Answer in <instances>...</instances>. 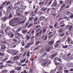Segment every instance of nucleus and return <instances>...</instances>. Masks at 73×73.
<instances>
[{"label":"nucleus","mask_w":73,"mask_h":73,"mask_svg":"<svg viewBox=\"0 0 73 73\" xmlns=\"http://www.w3.org/2000/svg\"><path fill=\"white\" fill-rule=\"evenodd\" d=\"M11 4V2L8 1V2L6 4V6H7V5H8V4Z\"/></svg>","instance_id":"nucleus-43"},{"label":"nucleus","mask_w":73,"mask_h":73,"mask_svg":"<svg viewBox=\"0 0 73 73\" xmlns=\"http://www.w3.org/2000/svg\"><path fill=\"white\" fill-rule=\"evenodd\" d=\"M57 60L59 61H61V59L60 58H58L57 59Z\"/></svg>","instance_id":"nucleus-59"},{"label":"nucleus","mask_w":73,"mask_h":73,"mask_svg":"<svg viewBox=\"0 0 73 73\" xmlns=\"http://www.w3.org/2000/svg\"><path fill=\"white\" fill-rule=\"evenodd\" d=\"M56 69L58 70H61L62 69V67H56Z\"/></svg>","instance_id":"nucleus-12"},{"label":"nucleus","mask_w":73,"mask_h":73,"mask_svg":"<svg viewBox=\"0 0 73 73\" xmlns=\"http://www.w3.org/2000/svg\"><path fill=\"white\" fill-rule=\"evenodd\" d=\"M16 69L17 70H20L21 69V67H17L16 68Z\"/></svg>","instance_id":"nucleus-19"},{"label":"nucleus","mask_w":73,"mask_h":73,"mask_svg":"<svg viewBox=\"0 0 73 73\" xmlns=\"http://www.w3.org/2000/svg\"><path fill=\"white\" fill-rule=\"evenodd\" d=\"M55 64L57 66H58V65H60V63L56 62L55 63Z\"/></svg>","instance_id":"nucleus-46"},{"label":"nucleus","mask_w":73,"mask_h":73,"mask_svg":"<svg viewBox=\"0 0 73 73\" xmlns=\"http://www.w3.org/2000/svg\"><path fill=\"white\" fill-rule=\"evenodd\" d=\"M26 38H27V40H28L30 38V37L28 35H27L26 36Z\"/></svg>","instance_id":"nucleus-37"},{"label":"nucleus","mask_w":73,"mask_h":73,"mask_svg":"<svg viewBox=\"0 0 73 73\" xmlns=\"http://www.w3.org/2000/svg\"><path fill=\"white\" fill-rule=\"evenodd\" d=\"M43 54L42 55L43 56H46V52H43Z\"/></svg>","instance_id":"nucleus-47"},{"label":"nucleus","mask_w":73,"mask_h":73,"mask_svg":"<svg viewBox=\"0 0 73 73\" xmlns=\"http://www.w3.org/2000/svg\"><path fill=\"white\" fill-rule=\"evenodd\" d=\"M26 8H27V6H24L23 7V9H26Z\"/></svg>","instance_id":"nucleus-64"},{"label":"nucleus","mask_w":73,"mask_h":73,"mask_svg":"<svg viewBox=\"0 0 73 73\" xmlns=\"http://www.w3.org/2000/svg\"><path fill=\"white\" fill-rule=\"evenodd\" d=\"M50 73H54V70H52Z\"/></svg>","instance_id":"nucleus-60"},{"label":"nucleus","mask_w":73,"mask_h":73,"mask_svg":"<svg viewBox=\"0 0 73 73\" xmlns=\"http://www.w3.org/2000/svg\"><path fill=\"white\" fill-rule=\"evenodd\" d=\"M6 72H7V70H3L1 71L2 73H6Z\"/></svg>","instance_id":"nucleus-33"},{"label":"nucleus","mask_w":73,"mask_h":73,"mask_svg":"<svg viewBox=\"0 0 73 73\" xmlns=\"http://www.w3.org/2000/svg\"><path fill=\"white\" fill-rule=\"evenodd\" d=\"M32 72H33L32 70V69H31V68L30 70H29V73H32Z\"/></svg>","instance_id":"nucleus-55"},{"label":"nucleus","mask_w":73,"mask_h":73,"mask_svg":"<svg viewBox=\"0 0 73 73\" xmlns=\"http://www.w3.org/2000/svg\"><path fill=\"white\" fill-rule=\"evenodd\" d=\"M44 19V17L42 16L40 17V18L39 19V20H42Z\"/></svg>","instance_id":"nucleus-22"},{"label":"nucleus","mask_w":73,"mask_h":73,"mask_svg":"<svg viewBox=\"0 0 73 73\" xmlns=\"http://www.w3.org/2000/svg\"><path fill=\"white\" fill-rule=\"evenodd\" d=\"M42 32V30H41L39 32L36 34V36H38V35H41Z\"/></svg>","instance_id":"nucleus-7"},{"label":"nucleus","mask_w":73,"mask_h":73,"mask_svg":"<svg viewBox=\"0 0 73 73\" xmlns=\"http://www.w3.org/2000/svg\"><path fill=\"white\" fill-rule=\"evenodd\" d=\"M47 9V8H45V7H44L42 9V10H43V12H45L46 10Z\"/></svg>","instance_id":"nucleus-27"},{"label":"nucleus","mask_w":73,"mask_h":73,"mask_svg":"<svg viewBox=\"0 0 73 73\" xmlns=\"http://www.w3.org/2000/svg\"><path fill=\"white\" fill-rule=\"evenodd\" d=\"M28 32L27 30L25 29V30H23L22 32L23 33H27Z\"/></svg>","instance_id":"nucleus-16"},{"label":"nucleus","mask_w":73,"mask_h":73,"mask_svg":"<svg viewBox=\"0 0 73 73\" xmlns=\"http://www.w3.org/2000/svg\"><path fill=\"white\" fill-rule=\"evenodd\" d=\"M22 11H23V9H22V8L20 7L19 8V12H22Z\"/></svg>","instance_id":"nucleus-52"},{"label":"nucleus","mask_w":73,"mask_h":73,"mask_svg":"<svg viewBox=\"0 0 73 73\" xmlns=\"http://www.w3.org/2000/svg\"><path fill=\"white\" fill-rule=\"evenodd\" d=\"M67 40L66 41V42L68 41V43L69 44L70 41H71V40H72V39H71V38H70L69 37V36L67 37Z\"/></svg>","instance_id":"nucleus-5"},{"label":"nucleus","mask_w":73,"mask_h":73,"mask_svg":"<svg viewBox=\"0 0 73 73\" xmlns=\"http://www.w3.org/2000/svg\"><path fill=\"white\" fill-rule=\"evenodd\" d=\"M7 52L11 53V50H7Z\"/></svg>","instance_id":"nucleus-61"},{"label":"nucleus","mask_w":73,"mask_h":73,"mask_svg":"<svg viewBox=\"0 0 73 73\" xmlns=\"http://www.w3.org/2000/svg\"><path fill=\"white\" fill-rule=\"evenodd\" d=\"M8 36H9L10 37H14V34L13 33H9L8 34Z\"/></svg>","instance_id":"nucleus-10"},{"label":"nucleus","mask_w":73,"mask_h":73,"mask_svg":"<svg viewBox=\"0 0 73 73\" xmlns=\"http://www.w3.org/2000/svg\"><path fill=\"white\" fill-rule=\"evenodd\" d=\"M22 36V35L20 34L19 33H16L15 34V38H19V37Z\"/></svg>","instance_id":"nucleus-3"},{"label":"nucleus","mask_w":73,"mask_h":73,"mask_svg":"<svg viewBox=\"0 0 73 73\" xmlns=\"http://www.w3.org/2000/svg\"><path fill=\"white\" fill-rule=\"evenodd\" d=\"M50 63L48 64V61L47 60L45 61L44 63H41V64L43 66H47L48 65H50Z\"/></svg>","instance_id":"nucleus-2"},{"label":"nucleus","mask_w":73,"mask_h":73,"mask_svg":"<svg viewBox=\"0 0 73 73\" xmlns=\"http://www.w3.org/2000/svg\"><path fill=\"white\" fill-rule=\"evenodd\" d=\"M67 15L68 16H70V15H71V13H70V11H68L67 12Z\"/></svg>","instance_id":"nucleus-35"},{"label":"nucleus","mask_w":73,"mask_h":73,"mask_svg":"<svg viewBox=\"0 0 73 73\" xmlns=\"http://www.w3.org/2000/svg\"><path fill=\"white\" fill-rule=\"evenodd\" d=\"M26 60V59L25 58L23 60H21V62H22V63H23L25 61V60Z\"/></svg>","instance_id":"nucleus-30"},{"label":"nucleus","mask_w":73,"mask_h":73,"mask_svg":"<svg viewBox=\"0 0 73 73\" xmlns=\"http://www.w3.org/2000/svg\"><path fill=\"white\" fill-rule=\"evenodd\" d=\"M73 27V26H72V25H69V30L70 31H71L72 30V28Z\"/></svg>","instance_id":"nucleus-24"},{"label":"nucleus","mask_w":73,"mask_h":73,"mask_svg":"<svg viewBox=\"0 0 73 73\" xmlns=\"http://www.w3.org/2000/svg\"><path fill=\"white\" fill-rule=\"evenodd\" d=\"M39 44H40V42L39 41H37L36 43V44L38 45Z\"/></svg>","instance_id":"nucleus-48"},{"label":"nucleus","mask_w":73,"mask_h":73,"mask_svg":"<svg viewBox=\"0 0 73 73\" xmlns=\"http://www.w3.org/2000/svg\"><path fill=\"white\" fill-rule=\"evenodd\" d=\"M9 56L7 54H6L5 56V57L6 58V59H5L3 60V61H5V60H7L8 58V56Z\"/></svg>","instance_id":"nucleus-17"},{"label":"nucleus","mask_w":73,"mask_h":73,"mask_svg":"<svg viewBox=\"0 0 73 73\" xmlns=\"http://www.w3.org/2000/svg\"><path fill=\"white\" fill-rule=\"evenodd\" d=\"M38 11V9H36L34 11V13H36V12H37Z\"/></svg>","instance_id":"nucleus-53"},{"label":"nucleus","mask_w":73,"mask_h":73,"mask_svg":"<svg viewBox=\"0 0 73 73\" xmlns=\"http://www.w3.org/2000/svg\"><path fill=\"white\" fill-rule=\"evenodd\" d=\"M22 45L23 46H24L25 45V43L24 42L22 41L21 42Z\"/></svg>","instance_id":"nucleus-41"},{"label":"nucleus","mask_w":73,"mask_h":73,"mask_svg":"<svg viewBox=\"0 0 73 73\" xmlns=\"http://www.w3.org/2000/svg\"><path fill=\"white\" fill-rule=\"evenodd\" d=\"M50 48V47H48V48H46V50H47V51H48V52H49V51H50V48Z\"/></svg>","instance_id":"nucleus-31"},{"label":"nucleus","mask_w":73,"mask_h":73,"mask_svg":"<svg viewBox=\"0 0 73 73\" xmlns=\"http://www.w3.org/2000/svg\"><path fill=\"white\" fill-rule=\"evenodd\" d=\"M4 54V53H1V52H0V56H1L0 57H1V58L3 57Z\"/></svg>","instance_id":"nucleus-28"},{"label":"nucleus","mask_w":73,"mask_h":73,"mask_svg":"<svg viewBox=\"0 0 73 73\" xmlns=\"http://www.w3.org/2000/svg\"><path fill=\"white\" fill-rule=\"evenodd\" d=\"M13 53V50H10V53Z\"/></svg>","instance_id":"nucleus-58"},{"label":"nucleus","mask_w":73,"mask_h":73,"mask_svg":"<svg viewBox=\"0 0 73 73\" xmlns=\"http://www.w3.org/2000/svg\"><path fill=\"white\" fill-rule=\"evenodd\" d=\"M13 41H14V42H16L17 41V40L14 39L13 40Z\"/></svg>","instance_id":"nucleus-63"},{"label":"nucleus","mask_w":73,"mask_h":73,"mask_svg":"<svg viewBox=\"0 0 73 73\" xmlns=\"http://www.w3.org/2000/svg\"><path fill=\"white\" fill-rule=\"evenodd\" d=\"M19 58H20V56H16L14 57V59H18Z\"/></svg>","instance_id":"nucleus-25"},{"label":"nucleus","mask_w":73,"mask_h":73,"mask_svg":"<svg viewBox=\"0 0 73 73\" xmlns=\"http://www.w3.org/2000/svg\"><path fill=\"white\" fill-rule=\"evenodd\" d=\"M21 73H27V72L26 70H24Z\"/></svg>","instance_id":"nucleus-42"},{"label":"nucleus","mask_w":73,"mask_h":73,"mask_svg":"<svg viewBox=\"0 0 73 73\" xmlns=\"http://www.w3.org/2000/svg\"><path fill=\"white\" fill-rule=\"evenodd\" d=\"M12 62L11 60H8L6 62V63H12Z\"/></svg>","instance_id":"nucleus-44"},{"label":"nucleus","mask_w":73,"mask_h":73,"mask_svg":"<svg viewBox=\"0 0 73 73\" xmlns=\"http://www.w3.org/2000/svg\"><path fill=\"white\" fill-rule=\"evenodd\" d=\"M5 33L7 34L8 35V34H9V31H8V28H6L5 29Z\"/></svg>","instance_id":"nucleus-9"},{"label":"nucleus","mask_w":73,"mask_h":73,"mask_svg":"<svg viewBox=\"0 0 73 73\" xmlns=\"http://www.w3.org/2000/svg\"><path fill=\"white\" fill-rule=\"evenodd\" d=\"M52 3V0H50V1L48 3V5H49Z\"/></svg>","instance_id":"nucleus-54"},{"label":"nucleus","mask_w":73,"mask_h":73,"mask_svg":"<svg viewBox=\"0 0 73 73\" xmlns=\"http://www.w3.org/2000/svg\"><path fill=\"white\" fill-rule=\"evenodd\" d=\"M33 19V17H31L29 19L28 21H32Z\"/></svg>","instance_id":"nucleus-39"},{"label":"nucleus","mask_w":73,"mask_h":73,"mask_svg":"<svg viewBox=\"0 0 73 73\" xmlns=\"http://www.w3.org/2000/svg\"><path fill=\"white\" fill-rule=\"evenodd\" d=\"M56 5H57V2H54L53 4L51 5V7H55Z\"/></svg>","instance_id":"nucleus-14"},{"label":"nucleus","mask_w":73,"mask_h":73,"mask_svg":"<svg viewBox=\"0 0 73 73\" xmlns=\"http://www.w3.org/2000/svg\"><path fill=\"white\" fill-rule=\"evenodd\" d=\"M64 18L65 20H67V21H69V19H68V18L67 17H64Z\"/></svg>","instance_id":"nucleus-34"},{"label":"nucleus","mask_w":73,"mask_h":73,"mask_svg":"<svg viewBox=\"0 0 73 73\" xmlns=\"http://www.w3.org/2000/svg\"><path fill=\"white\" fill-rule=\"evenodd\" d=\"M57 73H62V70H58L57 72Z\"/></svg>","instance_id":"nucleus-36"},{"label":"nucleus","mask_w":73,"mask_h":73,"mask_svg":"<svg viewBox=\"0 0 73 73\" xmlns=\"http://www.w3.org/2000/svg\"><path fill=\"white\" fill-rule=\"evenodd\" d=\"M57 55V53L56 54H53L52 55H50L49 56L50 58H51L52 60H53V58H54L55 56H56Z\"/></svg>","instance_id":"nucleus-4"},{"label":"nucleus","mask_w":73,"mask_h":73,"mask_svg":"<svg viewBox=\"0 0 73 73\" xmlns=\"http://www.w3.org/2000/svg\"><path fill=\"white\" fill-rule=\"evenodd\" d=\"M25 22V21H22L21 22L19 23V24H24Z\"/></svg>","instance_id":"nucleus-26"},{"label":"nucleus","mask_w":73,"mask_h":73,"mask_svg":"<svg viewBox=\"0 0 73 73\" xmlns=\"http://www.w3.org/2000/svg\"><path fill=\"white\" fill-rule=\"evenodd\" d=\"M62 11V8L61 7L60 10L59 11L60 12H61Z\"/></svg>","instance_id":"nucleus-51"},{"label":"nucleus","mask_w":73,"mask_h":73,"mask_svg":"<svg viewBox=\"0 0 73 73\" xmlns=\"http://www.w3.org/2000/svg\"><path fill=\"white\" fill-rule=\"evenodd\" d=\"M17 16H23L20 13H18L17 14Z\"/></svg>","instance_id":"nucleus-38"},{"label":"nucleus","mask_w":73,"mask_h":73,"mask_svg":"<svg viewBox=\"0 0 73 73\" xmlns=\"http://www.w3.org/2000/svg\"><path fill=\"white\" fill-rule=\"evenodd\" d=\"M2 20L3 21H5L7 19H8V17H4L3 18H2Z\"/></svg>","instance_id":"nucleus-11"},{"label":"nucleus","mask_w":73,"mask_h":73,"mask_svg":"<svg viewBox=\"0 0 73 73\" xmlns=\"http://www.w3.org/2000/svg\"><path fill=\"white\" fill-rule=\"evenodd\" d=\"M3 7H4V6L3 5H2L0 7V9H2L3 8Z\"/></svg>","instance_id":"nucleus-49"},{"label":"nucleus","mask_w":73,"mask_h":73,"mask_svg":"<svg viewBox=\"0 0 73 73\" xmlns=\"http://www.w3.org/2000/svg\"><path fill=\"white\" fill-rule=\"evenodd\" d=\"M54 43V42L53 41H51L49 42V45H52Z\"/></svg>","instance_id":"nucleus-29"},{"label":"nucleus","mask_w":73,"mask_h":73,"mask_svg":"<svg viewBox=\"0 0 73 73\" xmlns=\"http://www.w3.org/2000/svg\"><path fill=\"white\" fill-rule=\"evenodd\" d=\"M19 20V18H14L13 20H11L9 22V24L10 25H11L12 27H14L15 25L14 23H16L17 21Z\"/></svg>","instance_id":"nucleus-1"},{"label":"nucleus","mask_w":73,"mask_h":73,"mask_svg":"<svg viewBox=\"0 0 73 73\" xmlns=\"http://www.w3.org/2000/svg\"><path fill=\"white\" fill-rule=\"evenodd\" d=\"M65 4H64L63 5H61V7L62 8L64 7H65Z\"/></svg>","instance_id":"nucleus-62"},{"label":"nucleus","mask_w":73,"mask_h":73,"mask_svg":"<svg viewBox=\"0 0 73 73\" xmlns=\"http://www.w3.org/2000/svg\"><path fill=\"white\" fill-rule=\"evenodd\" d=\"M31 45V44H29L28 45H27L25 47L26 48H29V46Z\"/></svg>","instance_id":"nucleus-32"},{"label":"nucleus","mask_w":73,"mask_h":73,"mask_svg":"<svg viewBox=\"0 0 73 73\" xmlns=\"http://www.w3.org/2000/svg\"><path fill=\"white\" fill-rule=\"evenodd\" d=\"M62 48H64V49H66L68 47V46L67 45H66L65 46H62Z\"/></svg>","instance_id":"nucleus-20"},{"label":"nucleus","mask_w":73,"mask_h":73,"mask_svg":"<svg viewBox=\"0 0 73 73\" xmlns=\"http://www.w3.org/2000/svg\"><path fill=\"white\" fill-rule=\"evenodd\" d=\"M15 71L14 70H12L10 72V73H15Z\"/></svg>","instance_id":"nucleus-40"},{"label":"nucleus","mask_w":73,"mask_h":73,"mask_svg":"<svg viewBox=\"0 0 73 73\" xmlns=\"http://www.w3.org/2000/svg\"><path fill=\"white\" fill-rule=\"evenodd\" d=\"M13 16V14H12V13H10L9 16V19H11L12 17Z\"/></svg>","instance_id":"nucleus-18"},{"label":"nucleus","mask_w":73,"mask_h":73,"mask_svg":"<svg viewBox=\"0 0 73 73\" xmlns=\"http://www.w3.org/2000/svg\"><path fill=\"white\" fill-rule=\"evenodd\" d=\"M21 28H18L16 31V32H20V31H21Z\"/></svg>","instance_id":"nucleus-23"},{"label":"nucleus","mask_w":73,"mask_h":73,"mask_svg":"<svg viewBox=\"0 0 73 73\" xmlns=\"http://www.w3.org/2000/svg\"><path fill=\"white\" fill-rule=\"evenodd\" d=\"M1 49H5L6 48V46L4 45V44H3L2 43L1 44Z\"/></svg>","instance_id":"nucleus-8"},{"label":"nucleus","mask_w":73,"mask_h":73,"mask_svg":"<svg viewBox=\"0 0 73 73\" xmlns=\"http://www.w3.org/2000/svg\"><path fill=\"white\" fill-rule=\"evenodd\" d=\"M63 3V1H60V4L61 5Z\"/></svg>","instance_id":"nucleus-57"},{"label":"nucleus","mask_w":73,"mask_h":73,"mask_svg":"<svg viewBox=\"0 0 73 73\" xmlns=\"http://www.w3.org/2000/svg\"><path fill=\"white\" fill-rule=\"evenodd\" d=\"M64 21H62L60 23V27H64V26H65V24H64ZM63 24H64L63 25H62Z\"/></svg>","instance_id":"nucleus-6"},{"label":"nucleus","mask_w":73,"mask_h":73,"mask_svg":"<svg viewBox=\"0 0 73 73\" xmlns=\"http://www.w3.org/2000/svg\"><path fill=\"white\" fill-rule=\"evenodd\" d=\"M36 28H40V25H39V26H36Z\"/></svg>","instance_id":"nucleus-56"},{"label":"nucleus","mask_w":73,"mask_h":73,"mask_svg":"<svg viewBox=\"0 0 73 73\" xmlns=\"http://www.w3.org/2000/svg\"><path fill=\"white\" fill-rule=\"evenodd\" d=\"M13 6H12V5H10L9 6L8 8L9 9H11L12 8H13Z\"/></svg>","instance_id":"nucleus-21"},{"label":"nucleus","mask_w":73,"mask_h":73,"mask_svg":"<svg viewBox=\"0 0 73 73\" xmlns=\"http://www.w3.org/2000/svg\"><path fill=\"white\" fill-rule=\"evenodd\" d=\"M19 53V52L18 51H15L14 54H13V55L15 56L16 55V54H17Z\"/></svg>","instance_id":"nucleus-15"},{"label":"nucleus","mask_w":73,"mask_h":73,"mask_svg":"<svg viewBox=\"0 0 73 73\" xmlns=\"http://www.w3.org/2000/svg\"><path fill=\"white\" fill-rule=\"evenodd\" d=\"M42 38H43L44 40H45L47 39V35H46L45 36L44 35L42 37Z\"/></svg>","instance_id":"nucleus-13"},{"label":"nucleus","mask_w":73,"mask_h":73,"mask_svg":"<svg viewBox=\"0 0 73 73\" xmlns=\"http://www.w3.org/2000/svg\"><path fill=\"white\" fill-rule=\"evenodd\" d=\"M64 72L65 73H69V71H68V70H64Z\"/></svg>","instance_id":"nucleus-50"},{"label":"nucleus","mask_w":73,"mask_h":73,"mask_svg":"<svg viewBox=\"0 0 73 73\" xmlns=\"http://www.w3.org/2000/svg\"><path fill=\"white\" fill-rule=\"evenodd\" d=\"M46 29H44L42 31V32L43 33H45V32H46Z\"/></svg>","instance_id":"nucleus-45"}]
</instances>
